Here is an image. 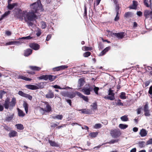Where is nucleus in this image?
<instances>
[{
    "mask_svg": "<svg viewBox=\"0 0 152 152\" xmlns=\"http://www.w3.org/2000/svg\"><path fill=\"white\" fill-rule=\"evenodd\" d=\"M40 3L39 2H35L30 5L31 11H22L19 9H16L14 12V16L21 20L24 19L25 21H33L37 18V16L35 14L39 10L40 6Z\"/></svg>",
    "mask_w": 152,
    "mask_h": 152,
    "instance_id": "1",
    "label": "nucleus"
},
{
    "mask_svg": "<svg viewBox=\"0 0 152 152\" xmlns=\"http://www.w3.org/2000/svg\"><path fill=\"white\" fill-rule=\"evenodd\" d=\"M42 105L43 108H41V110L43 111V113H48L52 111V107L48 102H43Z\"/></svg>",
    "mask_w": 152,
    "mask_h": 152,
    "instance_id": "2",
    "label": "nucleus"
},
{
    "mask_svg": "<svg viewBox=\"0 0 152 152\" xmlns=\"http://www.w3.org/2000/svg\"><path fill=\"white\" fill-rule=\"evenodd\" d=\"M43 85V83H41L37 84V86L32 85H26V87L28 89L35 90L39 88H42L43 87V86H42Z\"/></svg>",
    "mask_w": 152,
    "mask_h": 152,
    "instance_id": "3",
    "label": "nucleus"
},
{
    "mask_svg": "<svg viewBox=\"0 0 152 152\" xmlns=\"http://www.w3.org/2000/svg\"><path fill=\"white\" fill-rule=\"evenodd\" d=\"M110 135L113 138L118 137L121 135V133L119 129H113L110 132Z\"/></svg>",
    "mask_w": 152,
    "mask_h": 152,
    "instance_id": "4",
    "label": "nucleus"
},
{
    "mask_svg": "<svg viewBox=\"0 0 152 152\" xmlns=\"http://www.w3.org/2000/svg\"><path fill=\"white\" fill-rule=\"evenodd\" d=\"M108 96H105L104 98L105 99H109L113 100L115 99V94L113 93V91L110 89L108 90Z\"/></svg>",
    "mask_w": 152,
    "mask_h": 152,
    "instance_id": "5",
    "label": "nucleus"
},
{
    "mask_svg": "<svg viewBox=\"0 0 152 152\" xmlns=\"http://www.w3.org/2000/svg\"><path fill=\"white\" fill-rule=\"evenodd\" d=\"M144 15L146 18L152 19V11L146 10L144 13Z\"/></svg>",
    "mask_w": 152,
    "mask_h": 152,
    "instance_id": "6",
    "label": "nucleus"
},
{
    "mask_svg": "<svg viewBox=\"0 0 152 152\" xmlns=\"http://www.w3.org/2000/svg\"><path fill=\"white\" fill-rule=\"evenodd\" d=\"M92 88L84 87L82 90V91L86 95H89L91 94L90 92L92 90Z\"/></svg>",
    "mask_w": 152,
    "mask_h": 152,
    "instance_id": "7",
    "label": "nucleus"
},
{
    "mask_svg": "<svg viewBox=\"0 0 152 152\" xmlns=\"http://www.w3.org/2000/svg\"><path fill=\"white\" fill-rule=\"evenodd\" d=\"M23 42L21 40L17 41L10 42L6 43V45H19Z\"/></svg>",
    "mask_w": 152,
    "mask_h": 152,
    "instance_id": "8",
    "label": "nucleus"
},
{
    "mask_svg": "<svg viewBox=\"0 0 152 152\" xmlns=\"http://www.w3.org/2000/svg\"><path fill=\"white\" fill-rule=\"evenodd\" d=\"M68 67V66L67 65H62L54 68L53 69V70L54 71H58L64 69Z\"/></svg>",
    "mask_w": 152,
    "mask_h": 152,
    "instance_id": "9",
    "label": "nucleus"
},
{
    "mask_svg": "<svg viewBox=\"0 0 152 152\" xmlns=\"http://www.w3.org/2000/svg\"><path fill=\"white\" fill-rule=\"evenodd\" d=\"M29 46L30 48L35 50H39L40 48L39 45L36 43L31 44L29 45Z\"/></svg>",
    "mask_w": 152,
    "mask_h": 152,
    "instance_id": "10",
    "label": "nucleus"
},
{
    "mask_svg": "<svg viewBox=\"0 0 152 152\" xmlns=\"http://www.w3.org/2000/svg\"><path fill=\"white\" fill-rule=\"evenodd\" d=\"M76 94L78 96H79L80 98L83 99L84 100H85L86 102H88V99L87 96H85L83 95L81 93L79 92H77Z\"/></svg>",
    "mask_w": 152,
    "mask_h": 152,
    "instance_id": "11",
    "label": "nucleus"
},
{
    "mask_svg": "<svg viewBox=\"0 0 152 152\" xmlns=\"http://www.w3.org/2000/svg\"><path fill=\"white\" fill-rule=\"evenodd\" d=\"M113 35L118 38L122 39L125 36V34L123 32L119 33H113Z\"/></svg>",
    "mask_w": 152,
    "mask_h": 152,
    "instance_id": "12",
    "label": "nucleus"
},
{
    "mask_svg": "<svg viewBox=\"0 0 152 152\" xmlns=\"http://www.w3.org/2000/svg\"><path fill=\"white\" fill-rule=\"evenodd\" d=\"M78 111H81L82 113L86 114H91L92 113L91 110L90 109L80 110Z\"/></svg>",
    "mask_w": 152,
    "mask_h": 152,
    "instance_id": "13",
    "label": "nucleus"
},
{
    "mask_svg": "<svg viewBox=\"0 0 152 152\" xmlns=\"http://www.w3.org/2000/svg\"><path fill=\"white\" fill-rule=\"evenodd\" d=\"M46 97L48 98H52L54 97V93L51 90H49L48 93L46 95Z\"/></svg>",
    "mask_w": 152,
    "mask_h": 152,
    "instance_id": "14",
    "label": "nucleus"
},
{
    "mask_svg": "<svg viewBox=\"0 0 152 152\" xmlns=\"http://www.w3.org/2000/svg\"><path fill=\"white\" fill-rule=\"evenodd\" d=\"M10 99L7 98L5 101L4 103V106L6 109H8L9 108L10 104Z\"/></svg>",
    "mask_w": 152,
    "mask_h": 152,
    "instance_id": "15",
    "label": "nucleus"
},
{
    "mask_svg": "<svg viewBox=\"0 0 152 152\" xmlns=\"http://www.w3.org/2000/svg\"><path fill=\"white\" fill-rule=\"evenodd\" d=\"M52 117L54 119L61 120L63 118V116L61 115H53L52 116Z\"/></svg>",
    "mask_w": 152,
    "mask_h": 152,
    "instance_id": "16",
    "label": "nucleus"
},
{
    "mask_svg": "<svg viewBox=\"0 0 152 152\" xmlns=\"http://www.w3.org/2000/svg\"><path fill=\"white\" fill-rule=\"evenodd\" d=\"M48 142L50 145L52 146L58 147L59 146L58 144L54 141L49 140Z\"/></svg>",
    "mask_w": 152,
    "mask_h": 152,
    "instance_id": "17",
    "label": "nucleus"
},
{
    "mask_svg": "<svg viewBox=\"0 0 152 152\" xmlns=\"http://www.w3.org/2000/svg\"><path fill=\"white\" fill-rule=\"evenodd\" d=\"M140 134L142 137L146 136L147 134V132L144 129H142L140 132Z\"/></svg>",
    "mask_w": 152,
    "mask_h": 152,
    "instance_id": "18",
    "label": "nucleus"
},
{
    "mask_svg": "<svg viewBox=\"0 0 152 152\" xmlns=\"http://www.w3.org/2000/svg\"><path fill=\"white\" fill-rule=\"evenodd\" d=\"M17 134V132L16 131L14 130H12L9 134V135L10 137H13L16 136Z\"/></svg>",
    "mask_w": 152,
    "mask_h": 152,
    "instance_id": "19",
    "label": "nucleus"
},
{
    "mask_svg": "<svg viewBox=\"0 0 152 152\" xmlns=\"http://www.w3.org/2000/svg\"><path fill=\"white\" fill-rule=\"evenodd\" d=\"M110 49V47H106L99 54V56H102L104 55Z\"/></svg>",
    "mask_w": 152,
    "mask_h": 152,
    "instance_id": "20",
    "label": "nucleus"
},
{
    "mask_svg": "<svg viewBox=\"0 0 152 152\" xmlns=\"http://www.w3.org/2000/svg\"><path fill=\"white\" fill-rule=\"evenodd\" d=\"M32 52V50L30 49H28L26 50L24 52V56H26L31 55Z\"/></svg>",
    "mask_w": 152,
    "mask_h": 152,
    "instance_id": "21",
    "label": "nucleus"
},
{
    "mask_svg": "<svg viewBox=\"0 0 152 152\" xmlns=\"http://www.w3.org/2000/svg\"><path fill=\"white\" fill-rule=\"evenodd\" d=\"M56 76L50 75H48V80L50 82L53 81L56 78Z\"/></svg>",
    "mask_w": 152,
    "mask_h": 152,
    "instance_id": "22",
    "label": "nucleus"
},
{
    "mask_svg": "<svg viewBox=\"0 0 152 152\" xmlns=\"http://www.w3.org/2000/svg\"><path fill=\"white\" fill-rule=\"evenodd\" d=\"M18 4L17 3H14L12 4H8L7 7L9 10H11L15 6H17Z\"/></svg>",
    "mask_w": 152,
    "mask_h": 152,
    "instance_id": "23",
    "label": "nucleus"
},
{
    "mask_svg": "<svg viewBox=\"0 0 152 152\" xmlns=\"http://www.w3.org/2000/svg\"><path fill=\"white\" fill-rule=\"evenodd\" d=\"M78 82V86L79 87H80L83 86L84 83V80L82 78L79 79Z\"/></svg>",
    "mask_w": 152,
    "mask_h": 152,
    "instance_id": "24",
    "label": "nucleus"
},
{
    "mask_svg": "<svg viewBox=\"0 0 152 152\" xmlns=\"http://www.w3.org/2000/svg\"><path fill=\"white\" fill-rule=\"evenodd\" d=\"M137 5V2L135 1H133V4L129 7L130 9H136Z\"/></svg>",
    "mask_w": 152,
    "mask_h": 152,
    "instance_id": "25",
    "label": "nucleus"
},
{
    "mask_svg": "<svg viewBox=\"0 0 152 152\" xmlns=\"http://www.w3.org/2000/svg\"><path fill=\"white\" fill-rule=\"evenodd\" d=\"M29 67L31 69L34 71H39L41 69L40 67L35 66H30Z\"/></svg>",
    "mask_w": 152,
    "mask_h": 152,
    "instance_id": "26",
    "label": "nucleus"
},
{
    "mask_svg": "<svg viewBox=\"0 0 152 152\" xmlns=\"http://www.w3.org/2000/svg\"><path fill=\"white\" fill-rule=\"evenodd\" d=\"M16 103V99L15 98H12V101L10 102V106L13 107L15 105Z\"/></svg>",
    "mask_w": 152,
    "mask_h": 152,
    "instance_id": "27",
    "label": "nucleus"
},
{
    "mask_svg": "<svg viewBox=\"0 0 152 152\" xmlns=\"http://www.w3.org/2000/svg\"><path fill=\"white\" fill-rule=\"evenodd\" d=\"M10 11H8L5 12L1 16V18H0V20H1L4 18L6 17L10 13Z\"/></svg>",
    "mask_w": 152,
    "mask_h": 152,
    "instance_id": "28",
    "label": "nucleus"
},
{
    "mask_svg": "<svg viewBox=\"0 0 152 152\" xmlns=\"http://www.w3.org/2000/svg\"><path fill=\"white\" fill-rule=\"evenodd\" d=\"M18 115L19 116L23 117L24 116L25 113L21 110L18 108Z\"/></svg>",
    "mask_w": 152,
    "mask_h": 152,
    "instance_id": "29",
    "label": "nucleus"
},
{
    "mask_svg": "<svg viewBox=\"0 0 152 152\" xmlns=\"http://www.w3.org/2000/svg\"><path fill=\"white\" fill-rule=\"evenodd\" d=\"M39 80H48V75H42L38 78Z\"/></svg>",
    "mask_w": 152,
    "mask_h": 152,
    "instance_id": "30",
    "label": "nucleus"
},
{
    "mask_svg": "<svg viewBox=\"0 0 152 152\" xmlns=\"http://www.w3.org/2000/svg\"><path fill=\"white\" fill-rule=\"evenodd\" d=\"M138 145L140 148L144 147L145 146V142L144 141H140L139 142Z\"/></svg>",
    "mask_w": 152,
    "mask_h": 152,
    "instance_id": "31",
    "label": "nucleus"
},
{
    "mask_svg": "<svg viewBox=\"0 0 152 152\" xmlns=\"http://www.w3.org/2000/svg\"><path fill=\"white\" fill-rule=\"evenodd\" d=\"M82 50L83 51H90L92 49V48L90 47L83 46L82 48Z\"/></svg>",
    "mask_w": 152,
    "mask_h": 152,
    "instance_id": "32",
    "label": "nucleus"
},
{
    "mask_svg": "<svg viewBox=\"0 0 152 152\" xmlns=\"http://www.w3.org/2000/svg\"><path fill=\"white\" fill-rule=\"evenodd\" d=\"M23 107H24L25 112L26 113L28 112V104L25 102H24L23 104Z\"/></svg>",
    "mask_w": 152,
    "mask_h": 152,
    "instance_id": "33",
    "label": "nucleus"
},
{
    "mask_svg": "<svg viewBox=\"0 0 152 152\" xmlns=\"http://www.w3.org/2000/svg\"><path fill=\"white\" fill-rule=\"evenodd\" d=\"M126 94L125 92H121L120 95V98L122 99H126Z\"/></svg>",
    "mask_w": 152,
    "mask_h": 152,
    "instance_id": "34",
    "label": "nucleus"
},
{
    "mask_svg": "<svg viewBox=\"0 0 152 152\" xmlns=\"http://www.w3.org/2000/svg\"><path fill=\"white\" fill-rule=\"evenodd\" d=\"M128 125L126 124H120L119 125V127L121 129H125L127 128Z\"/></svg>",
    "mask_w": 152,
    "mask_h": 152,
    "instance_id": "35",
    "label": "nucleus"
},
{
    "mask_svg": "<svg viewBox=\"0 0 152 152\" xmlns=\"http://www.w3.org/2000/svg\"><path fill=\"white\" fill-rule=\"evenodd\" d=\"M98 133L97 132H94L90 133L89 134V136L92 138L96 137L98 134Z\"/></svg>",
    "mask_w": 152,
    "mask_h": 152,
    "instance_id": "36",
    "label": "nucleus"
},
{
    "mask_svg": "<svg viewBox=\"0 0 152 152\" xmlns=\"http://www.w3.org/2000/svg\"><path fill=\"white\" fill-rule=\"evenodd\" d=\"M121 120L124 121H127L128 120V118H127V116L126 115L123 116L121 117Z\"/></svg>",
    "mask_w": 152,
    "mask_h": 152,
    "instance_id": "37",
    "label": "nucleus"
},
{
    "mask_svg": "<svg viewBox=\"0 0 152 152\" xmlns=\"http://www.w3.org/2000/svg\"><path fill=\"white\" fill-rule=\"evenodd\" d=\"M17 128L20 130H22L23 129V125L21 124H18L16 125Z\"/></svg>",
    "mask_w": 152,
    "mask_h": 152,
    "instance_id": "38",
    "label": "nucleus"
},
{
    "mask_svg": "<svg viewBox=\"0 0 152 152\" xmlns=\"http://www.w3.org/2000/svg\"><path fill=\"white\" fill-rule=\"evenodd\" d=\"M132 15V14L130 12H128L125 13L124 16L126 18H129Z\"/></svg>",
    "mask_w": 152,
    "mask_h": 152,
    "instance_id": "39",
    "label": "nucleus"
},
{
    "mask_svg": "<svg viewBox=\"0 0 152 152\" xmlns=\"http://www.w3.org/2000/svg\"><path fill=\"white\" fill-rule=\"evenodd\" d=\"M91 106L92 107V109L94 110H96L97 109V104L96 102L93 103Z\"/></svg>",
    "mask_w": 152,
    "mask_h": 152,
    "instance_id": "40",
    "label": "nucleus"
},
{
    "mask_svg": "<svg viewBox=\"0 0 152 152\" xmlns=\"http://www.w3.org/2000/svg\"><path fill=\"white\" fill-rule=\"evenodd\" d=\"M119 140V139L113 140L110 141L109 142H108V143L110 144H112L118 142Z\"/></svg>",
    "mask_w": 152,
    "mask_h": 152,
    "instance_id": "41",
    "label": "nucleus"
},
{
    "mask_svg": "<svg viewBox=\"0 0 152 152\" xmlns=\"http://www.w3.org/2000/svg\"><path fill=\"white\" fill-rule=\"evenodd\" d=\"M75 93L71 92L68 94V97L70 98H72L75 97Z\"/></svg>",
    "mask_w": 152,
    "mask_h": 152,
    "instance_id": "42",
    "label": "nucleus"
},
{
    "mask_svg": "<svg viewBox=\"0 0 152 152\" xmlns=\"http://www.w3.org/2000/svg\"><path fill=\"white\" fill-rule=\"evenodd\" d=\"M13 114L11 115L10 116H8L6 117V121H10L13 118Z\"/></svg>",
    "mask_w": 152,
    "mask_h": 152,
    "instance_id": "43",
    "label": "nucleus"
},
{
    "mask_svg": "<svg viewBox=\"0 0 152 152\" xmlns=\"http://www.w3.org/2000/svg\"><path fill=\"white\" fill-rule=\"evenodd\" d=\"M40 25L41 26V27L42 29L45 28L46 27V23L44 22H42L40 23Z\"/></svg>",
    "mask_w": 152,
    "mask_h": 152,
    "instance_id": "44",
    "label": "nucleus"
},
{
    "mask_svg": "<svg viewBox=\"0 0 152 152\" xmlns=\"http://www.w3.org/2000/svg\"><path fill=\"white\" fill-rule=\"evenodd\" d=\"M94 88L93 89L95 93L96 94H98V91L99 89V88L98 87H96L95 86H94Z\"/></svg>",
    "mask_w": 152,
    "mask_h": 152,
    "instance_id": "45",
    "label": "nucleus"
},
{
    "mask_svg": "<svg viewBox=\"0 0 152 152\" xmlns=\"http://www.w3.org/2000/svg\"><path fill=\"white\" fill-rule=\"evenodd\" d=\"M102 125L100 124H96L94 126V128L97 129L100 128L102 127Z\"/></svg>",
    "mask_w": 152,
    "mask_h": 152,
    "instance_id": "46",
    "label": "nucleus"
},
{
    "mask_svg": "<svg viewBox=\"0 0 152 152\" xmlns=\"http://www.w3.org/2000/svg\"><path fill=\"white\" fill-rule=\"evenodd\" d=\"M24 97L28 98L29 99L31 100L32 99V96L30 95L25 94L24 96Z\"/></svg>",
    "mask_w": 152,
    "mask_h": 152,
    "instance_id": "47",
    "label": "nucleus"
},
{
    "mask_svg": "<svg viewBox=\"0 0 152 152\" xmlns=\"http://www.w3.org/2000/svg\"><path fill=\"white\" fill-rule=\"evenodd\" d=\"M117 102L116 103V105L123 106V104L121 102V100L118 99L117 100Z\"/></svg>",
    "mask_w": 152,
    "mask_h": 152,
    "instance_id": "48",
    "label": "nucleus"
},
{
    "mask_svg": "<svg viewBox=\"0 0 152 152\" xmlns=\"http://www.w3.org/2000/svg\"><path fill=\"white\" fill-rule=\"evenodd\" d=\"M90 52H86L83 54V56L84 57H87L90 56Z\"/></svg>",
    "mask_w": 152,
    "mask_h": 152,
    "instance_id": "49",
    "label": "nucleus"
},
{
    "mask_svg": "<svg viewBox=\"0 0 152 152\" xmlns=\"http://www.w3.org/2000/svg\"><path fill=\"white\" fill-rule=\"evenodd\" d=\"M52 87L55 88H58L60 89H65L66 88H61L60 86L56 85L52 86Z\"/></svg>",
    "mask_w": 152,
    "mask_h": 152,
    "instance_id": "50",
    "label": "nucleus"
},
{
    "mask_svg": "<svg viewBox=\"0 0 152 152\" xmlns=\"http://www.w3.org/2000/svg\"><path fill=\"white\" fill-rule=\"evenodd\" d=\"M115 10L116 13L118 12V13H119V12L120 11V7L119 4H117L116 5Z\"/></svg>",
    "mask_w": 152,
    "mask_h": 152,
    "instance_id": "51",
    "label": "nucleus"
},
{
    "mask_svg": "<svg viewBox=\"0 0 152 152\" xmlns=\"http://www.w3.org/2000/svg\"><path fill=\"white\" fill-rule=\"evenodd\" d=\"M148 110H149L148 104H146L144 107V111H145Z\"/></svg>",
    "mask_w": 152,
    "mask_h": 152,
    "instance_id": "52",
    "label": "nucleus"
},
{
    "mask_svg": "<svg viewBox=\"0 0 152 152\" xmlns=\"http://www.w3.org/2000/svg\"><path fill=\"white\" fill-rule=\"evenodd\" d=\"M31 38V37L30 36H28L25 37H23L20 38L21 39H29Z\"/></svg>",
    "mask_w": 152,
    "mask_h": 152,
    "instance_id": "53",
    "label": "nucleus"
},
{
    "mask_svg": "<svg viewBox=\"0 0 152 152\" xmlns=\"http://www.w3.org/2000/svg\"><path fill=\"white\" fill-rule=\"evenodd\" d=\"M144 115L145 116H149L150 115L149 110L144 111Z\"/></svg>",
    "mask_w": 152,
    "mask_h": 152,
    "instance_id": "54",
    "label": "nucleus"
},
{
    "mask_svg": "<svg viewBox=\"0 0 152 152\" xmlns=\"http://www.w3.org/2000/svg\"><path fill=\"white\" fill-rule=\"evenodd\" d=\"M25 93H24L23 91H19L18 92V94H19L20 95L24 97Z\"/></svg>",
    "mask_w": 152,
    "mask_h": 152,
    "instance_id": "55",
    "label": "nucleus"
},
{
    "mask_svg": "<svg viewBox=\"0 0 152 152\" xmlns=\"http://www.w3.org/2000/svg\"><path fill=\"white\" fill-rule=\"evenodd\" d=\"M119 13H116V16L114 19L115 21H117L119 19V16H118Z\"/></svg>",
    "mask_w": 152,
    "mask_h": 152,
    "instance_id": "56",
    "label": "nucleus"
},
{
    "mask_svg": "<svg viewBox=\"0 0 152 152\" xmlns=\"http://www.w3.org/2000/svg\"><path fill=\"white\" fill-rule=\"evenodd\" d=\"M152 144V139H150L146 142V145H148Z\"/></svg>",
    "mask_w": 152,
    "mask_h": 152,
    "instance_id": "57",
    "label": "nucleus"
},
{
    "mask_svg": "<svg viewBox=\"0 0 152 152\" xmlns=\"http://www.w3.org/2000/svg\"><path fill=\"white\" fill-rule=\"evenodd\" d=\"M19 78L25 80H26V79H27L26 77L21 75L19 76Z\"/></svg>",
    "mask_w": 152,
    "mask_h": 152,
    "instance_id": "58",
    "label": "nucleus"
},
{
    "mask_svg": "<svg viewBox=\"0 0 152 152\" xmlns=\"http://www.w3.org/2000/svg\"><path fill=\"white\" fill-rule=\"evenodd\" d=\"M148 93L151 95L152 94V85L149 88Z\"/></svg>",
    "mask_w": 152,
    "mask_h": 152,
    "instance_id": "59",
    "label": "nucleus"
},
{
    "mask_svg": "<svg viewBox=\"0 0 152 152\" xmlns=\"http://www.w3.org/2000/svg\"><path fill=\"white\" fill-rule=\"evenodd\" d=\"M150 81H147L145 83V87L148 86L150 84Z\"/></svg>",
    "mask_w": 152,
    "mask_h": 152,
    "instance_id": "60",
    "label": "nucleus"
},
{
    "mask_svg": "<svg viewBox=\"0 0 152 152\" xmlns=\"http://www.w3.org/2000/svg\"><path fill=\"white\" fill-rule=\"evenodd\" d=\"M144 4L146 7H149V5L147 3V0H144Z\"/></svg>",
    "mask_w": 152,
    "mask_h": 152,
    "instance_id": "61",
    "label": "nucleus"
},
{
    "mask_svg": "<svg viewBox=\"0 0 152 152\" xmlns=\"http://www.w3.org/2000/svg\"><path fill=\"white\" fill-rule=\"evenodd\" d=\"M141 108H140L137 109V114H139L141 112Z\"/></svg>",
    "mask_w": 152,
    "mask_h": 152,
    "instance_id": "62",
    "label": "nucleus"
},
{
    "mask_svg": "<svg viewBox=\"0 0 152 152\" xmlns=\"http://www.w3.org/2000/svg\"><path fill=\"white\" fill-rule=\"evenodd\" d=\"M51 35L49 34V35H48L47 36V38H46V40L47 41H49L50 39L51 38Z\"/></svg>",
    "mask_w": 152,
    "mask_h": 152,
    "instance_id": "63",
    "label": "nucleus"
},
{
    "mask_svg": "<svg viewBox=\"0 0 152 152\" xmlns=\"http://www.w3.org/2000/svg\"><path fill=\"white\" fill-rule=\"evenodd\" d=\"M102 145H98V146H96V147H95L94 148V149L96 150H97L99 148L101 147V146Z\"/></svg>",
    "mask_w": 152,
    "mask_h": 152,
    "instance_id": "64",
    "label": "nucleus"
}]
</instances>
